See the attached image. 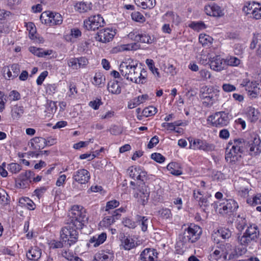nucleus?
Masks as SVG:
<instances>
[{"label":"nucleus","instance_id":"60","mask_svg":"<svg viewBox=\"0 0 261 261\" xmlns=\"http://www.w3.org/2000/svg\"><path fill=\"white\" fill-rule=\"evenodd\" d=\"M160 216L165 219H169L171 217V213L168 208H163L159 212Z\"/></svg>","mask_w":261,"mask_h":261},{"label":"nucleus","instance_id":"39","mask_svg":"<svg viewBox=\"0 0 261 261\" xmlns=\"http://www.w3.org/2000/svg\"><path fill=\"white\" fill-rule=\"evenodd\" d=\"M259 3L255 2H248L245 3L243 10L247 14H251V11L254 10Z\"/></svg>","mask_w":261,"mask_h":261},{"label":"nucleus","instance_id":"51","mask_svg":"<svg viewBox=\"0 0 261 261\" xmlns=\"http://www.w3.org/2000/svg\"><path fill=\"white\" fill-rule=\"evenodd\" d=\"M19 202L23 204H26L27 205L28 208L29 210H33L35 209L34 203L29 198H22L20 199Z\"/></svg>","mask_w":261,"mask_h":261},{"label":"nucleus","instance_id":"43","mask_svg":"<svg viewBox=\"0 0 261 261\" xmlns=\"http://www.w3.org/2000/svg\"><path fill=\"white\" fill-rule=\"evenodd\" d=\"M177 164L175 163H170L167 166V169L170 171V173L175 175H180L182 174L180 170L176 169Z\"/></svg>","mask_w":261,"mask_h":261},{"label":"nucleus","instance_id":"57","mask_svg":"<svg viewBox=\"0 0 261 261\" xmlns=\"http://www.w3.org/2000/svg\"><path fill=\"white\" fill-rule=\"evenodd\" d=\"M77 93V90L75 85L72 83L70 82L69 84V93L68 96L70 97L74 98L75 97V95Z\"/></svg>","mask_w":261,"mask_h":261},{"label":"nucleus","instance_id":"14","mask_svg":"<svg viewBox=\"0 0 261 261\" xmlns=\"http://www.w3.org/2000/svg\"><path fill=\"white\" fill-rule=\"evenodd\" d=\"M205 13L209 16L221 17L224 15L223 10L218 5L213 4L204 7Z\"/></svg>","mask_w":261,"mask_h":261},{"label":"nucleus","instance_id":"1","mask_svg":"<svg viewBox=\"0 0 261 261\" xmlns=\"http://www.w3.org/2000/svg\"><path fill=\"white\" fill-rule=\"evenodd\" d=\"M119 70L122 76L136 84L146 82L147 73L146 70L138 66V63L132 59H125L119 65Z\"/></svg>","mask_w":261,"mask_h":261},{"label":"nucleus","instance_id":"23","mask_svg":"<svg viewBox=\"0 0 261 261\" xmlns=\"http://www.w3.org/2000/svg\"><path fill=\"white\" fill-rule=\"evenodd\" d=\"M112 254L104 251H100L95 254L93 261H112Z\"/></svg>","mask_w":261,"mask_h":261},{"label":"nucleus","instance_id":"52","mask_svg":"<svg viewBox=\"0 0 261 261\" xmlns=\"http://www.w3.org/2000/svg\"><path fill=\"white\" fill-rule=\"evenodd\" d=\"M67 65L73 70H77L79 68L77 58H72L67 60Z\"/></svg>","mask_w":261,"mask_h":261},{"label":"nucleus","instance_id":"46","mask_svg":"<svg viewBox=\"0 0 261 261\" xmlns=\"http://www.w3.org/2000/svg\"><path fill=\"white\" fill-rule=\"evenodd\" d=\"M62 254L63 257L70 261H82L81 258L67 251H63Z\"/></svg>","mask_w":261,"mask_h":261},{"label":"nucleus","instance_id":"20","mask_svg":"<svg viewBox=\"0 0 261 261\" xmlns=\"http://www.w3.org/2000/svg\"><path fill=\"white\" fill-rule=\"evenodd\" d=\"M41 250L37 246L32 247L27 253V258L32 260L37 261L41 257Z\"/></svg>","mask_w":261,"mask_h":261},{"label":"nucleus","instance_id":"42","mask_svg":"<svg viewBox=\"0 0 261 261\" xmlns=\"http://www.w3.org/2000/svg\"><path fill=\"white\" fill-rule=\"evenodd\" d=\"M26 27L29 32L30 38L32 40L36 38V29L35 24L33 22H28L26 24Z\"/></svg>","mask_w":261,"mask_h":261},{"label":"nucleus","instance_id":"3","mask_svg":"<svg viewBox=\"0 0 261 261\" xmlns=\"http://www.w3.org/2000/svg\"><path fill=\"white\" fill-rule=\"evenodd\" d=\"M219 90L212 86H204L200 90V98L203 105L211 107L218 99Z\"/></svg>","mask_w":261,"mask_h":261},{"label":"nucleus","instance_id":"5","mask_svg":"<svg viewBox=\"0 0 261 261\" xmlns=\"http://www.w3.org/2000/svg\"><path fill=\"white\" fill-rule=\"evenodd\" d=\"M74 225L70 223L64 227L61 231V238L63 241L68 242L69 246L76 242L78 238V232Z\"/></svg>","mask_w":261,"mask_h":261},{"label":"nucleus","instance_id":"29","mask_svg":"<svg viewBox=\"0 0 261 261\" xmlns=\"http://www.w3.org/2000/svg\"><path fill=\"white\" fill-rule=\"evenodd\" d=\"M136 220L139 225H140L141 230L145 232L147 230L148 225L150 224L149 220L144 216L137 215L136 216Z\"/></svg>","mask_w":261,"mask_h":261},{"label":"nucleus","instance_id":"15","mask_svg":"<svg viewBox=\"0 0 261 261\" xmlns=\"http://www.w3.org/2000/svg\"><path fill=\"white\" fill-rule=\"evenodd\" d=\"M90 178L89 171L84 169H81L76 171L73 176V178L76 181L85 184L88 182Z\"/></svg>","mask_w":261,"mask_h":261},{"label":"nucleus","instance_id":"28","mask_svg":"<svg viewBox=\"0 0 261 261\" xmlns=\"http://www.w3.org/2000/svg\"><path fill=\"white\" fill-rule=\"evenodd\" d=\"M129 176L134 179L143 181V176H145V173L142 172L141 174L140 169L134 167H131L128 169Z\"/></svg>","mask_w":261,"mask_h":261},{"label":"nucleus","instance_id":"63","mask_svg":"<svg viewBox=\"0 0 261 261\" xmlns=\"http://www.w3.org/2000/svg\"><path fill=\"white\" fill-rule=\"evenodd\" d=\"M148 98V96L147 94H144L134 98L133 100L136 102V105L138 106L144 102Z\"/></svg>","mask_w":261,"mask_h":261},{"label":"nucleus","instance_id":"11","mask_svg":"<svg viewBox=\"0 0 261 261\" xmlns=\"http://www.w3.org/2000/svg\"><path fill=\"white\" fill-rule=\"evenodd\" d=\"M116 34L115 30L107 28L100 30L96 34L97 41L102 43H107L112 41Z\"/></svg>","mask_w":261,"mask_h":261},{"label":"nucleus","instance_id":"36","mask_svg":"<svg viewBox=\"0 0 261 261\" xmlns=\"http://www.w3.org/2000/svg\"><path fill=\"white\" fill-rule=\"evenodd\" d=\"M213 40L211 36L206 34H200L199 36V42L204 46H209Z\"/></svg>","mask_w":261,"mask_h":261},{"label":"nucleus","instance_id":"64","mask_svg":"<svg viewBox=\"0 0 261 261\" xmlns=\"http://www.w3.org/2000/svg\"><path fill=\"white\" fill-rule=\"evenodd\" d=\"M102 104L101 100L99 99H96L93 101H91L89 103V106L92 108L94 110H97L100 105Z\"/></svg>","mask_w":261,"mask_h":261},{"label":"nucleus","instance_id":"13","mask_svg":"<svg viewBox=\"0 0 261 261\" xmlns=\"http://www.w3.org/2000/svg\"><path fill=\"white\" fill-rule=\"evenodd\" d=\"M3 71L5 78L7 80H10L18 76L20 72V68L18 64H14L10 66H5Z\"/></svg>","mask_w":261,"mask_h":261},{"label":"nucleus","instance_id":"48","mask_svg":"<svg viewBox=\"0 0 261 261\" xmlns=\"http://www.w3.org/2000/svg\"><path fill=\"white\" fill-rule=\"evenodd\" d=\"M157 112V109L153 107L150 106L145 108L142 112L143 115L145 117L154 115Z\"/></svg>","mask_w":261,"mask_h":261},{"label":"nucleus","instance_id":"4","mask_svg":"<svg viewBox=\"0 0 261 261\" xmlns=\"http://www.w3.org/2000/svg\"><path fill=\"white\" fill-rule=\"evenodd\" d=\"M259 234L258 228L255 224H250L241 237H238V240L242 245L247 246L252 241H255Z\"/></svg>","mask_w":261,"mask_h":261},{"label":"nucleus","instance_id":"30","mask_svg":"<svg viewBox=\"0 0 261 261\" xmlns=\"http://www.w3.org/2000/svg\"><path fill=\"white\" fill-rule=\"evenodd\" d=\"M228 235V229H223L221 228L217 230L214 234L212 235V237L213 238L214 241L217 242V243L223 242L222 240H220L219 239L216 240V238H221L222 240H225L227 238Z\"/></svg>","mask_w":261,"mask_h":261},{"label":"nucleus","instance_id":"53","mask_svg":"<svg viewBox=\"0 0 261 261\" xmlns=\"http://www.w3.org/2000/svg\"><path fill=\"white\" fill-rule=\"evenodd\" d=\"M251 14L252 17L256 19H261V5L258 4L256 8H254V10L251 11Z\"/></svg>","mask_w":261,"mask_h":261},{"label":"nucleus","instance_id":"54","mask_svg":"<svg viewBox=\"0 0 261 261\" xmlns=\"http://www.w3.org/2000/svg\"><path fill=\"white\" fill-rule=\"evenodd\" d=\"M189 27L197 31L204 29L206 28L205 24L202 21L192 22Z\"/></svg>","mask_w":261,"mask_h":261},{"label":"nucleus","instance_id":"56","mask_svg":"<svg viewBox=\"0 0 261 261\" xmlns=\"http://www.w3.org/2000/svg\"><path fill=\"white\" fill-rule=\"evenodd\" d=\"M179 125H180V123H178L177 121H175L173 123L164 122L162 124V126L163 127L166 128L167 129L170 130H175V126Z\"/></svg>","mask_w":261,"mask_h":261},{"label":"nucleus","instance_id":"34","mask_svg":"<svg viewBox=\"0 0 261 261\" xmlns=\"http://www.w3.org/2000/svg\"><path fill=\"white\" fill-rule=\"evenodd\" d=\"M46 139L41 137H35L32 139V146H34L35 149H40L44 147Z\"/></svg>","mask_w":261,"mask_h":261},{"label":"nucleus","instance_id":"41","mask_svg":"<svg viewBox=\"0 0 261 261\" xmlns=\"http://www.w3.org/2000/svg\"><path fill=\"white\" fill-rule=\"evenodd\" d=\"M105 77L101 73H96L93 79V84L95 86L101 87L104 84Z\"/></svg>","mask_w":261,"mask_h":261},{"label":"nucleus","instance_id":"8","mask_svg":"<svg viewBox=\"0 0 261 261\" xmlns=\"http://www.w3.org/2000/svg\"><path fill=\"white\" fill-rule=\"evenodd\" d=\"M125 211L124 208L116 209L115 211L111 213L105 212L104 218L100 222L99 225L101 227L108 228L113 224L116 220L118 219L120 213Z\"/></svg>","mask_w":261,"mask_h":261},{"label":"nucleus","instance_id":"33","mask_svg":"<svg viewBox=\"0 0 261 261\" xmlns=\"http://www.w3.org/2000/svg\"><path fill=\"white\" fill-rule=\"evenodd\" d=\"M50 26L54 25L61 24L63 22V19L61 15L58 13H53L50 12Z\"/></svg>","mask_w":261,"mask_h":261},{"label":"nucleus","instance_id":"32","mask_svg":"<svg viewBox=\"0 0 261 261\" xmlns=\"http://www.w3.org/2000/svg\"><path fill=\"white\" fill-rule=\"evenodd\" d=\"M24 110L22 106L15 105L11 110V115L14 119H19L23 114Z\"/></svg>","mask_w":261,"mask_h":261},{"label":"nucleus","instance_id":"55","mask_svg":"<svg viewBox=\"0 0 261 261\" xmlns=\"http://www.w3.org/2000/svg\"><path fill=\"white\" fill-rule=\"evenodd\" d=\"M33 172L31 171H26L24 173H21L19 175V179L22 182L23 185H24V182L30 178Z\"/></svg>","mask_w":261,"mask_h":261},{"label":"nucleus","instance_id":"22","mask_svg":"<svg viewBox=\"0 0 261 261\" xmlns=\"http://www.w3.org/2000/svg\"><path fill=\"white\" fill-rule=\"evenodd\" d=\"M107 239L106 232H102L98 236H93L89 240V243L92 244L93 247H96L102 244Z\"/></svg>","mask_w":261,"mask_h":261},{"label":"nucleus","instance_id":"18","mask_svg":"<svg viewBox=\"0 0 261 261\" xmlns=\"http://www.w3.org/2000/svg\"><path fill=\"white\" fill-rule=\"evenodd\" d=\"M158 253L155 250L150 248L145 249L140 254L141 261H155L157 258Z\"/></svg>","mask_w":261,"mask_h":261},{"label":"nucleus","instance_id":"26","mask_svg":"<svg viewBox=\"0 0 261 261\" xmlns=\"http://www.w3.org/2000/svg\"><path fill=\"white\" fill-rule=\"evenodd\" d=\"M240 231L244 229L245 226L247 224V221L245 218L240 217L239 215L235 217L231 222Z\"/></svg>","mask_w":261,"mask_h":261},{"label":"nucleus","instance_id":"12","mask_svg":"<svg viewBox=\"0 0 261 261\" xmlns=\"http://www.w3.org/2000/svg\"><path fill=\"white\" fill-rule=\"evenodd\" d=\"M243 144L244 143L241 139L234 140V143L229 151V158H230L231 161L234 162L241 158L240 154L242 152Z\"/></svg>","mask_w":261,"mask_h":261},{"label":"nucleus","instance_id":"35","mask_svg":"<svg viewBox=\"0 0 261 261\" xmlns=\"http://www.w3.org/2000/svg\"><path fill=\"white\" fill-rule=\"evenodd\" d=\"M119 205V202L116 200H113L109 201L107 202L106 206L105 207V212L106 213H111L114 212L116 210L115 208L118 206Z\"/></svg>","mask_w":261,"mask_h":261},{"label":"nucleus","instance_id":"47","mask_svg":"<svg viewBox=\"0 0 261 261\" xmlns=\"http://www.w3.org/2000/svg\"><path fill=\"white\" fill-rule=\"evenodd\" d=\"M190 146L189 148L194 150H200V146L201 144V140L200 139H191L189 140Z\"/></svg>","mask_w":261,"mask_h":261},{"label":"nucleus","instance_id":"2","mask_svg":"<svg viewBox=\"0 0 261 261\" xmlns=\"http://www.w3.org/2000/svg\"><path fill=\"white\" fill-rule=\"evenodd\" d=\"M71 223L76 229H82L84 223L88 220L85 210L81 206L73 205L71 210Z\"/></svg>","mask_w":261,"mask_h":261},{"label":"nucleus","instance_id":"44","mask_svg":"<svg viewBox=\"0 0 261 261\" xmlns=\"http://www.w3.org/2000/svg\"><path fill=\"white\" fill-rule=\"evenodd\" d=\"M40 19L42 23L48 24L50 26V12L45 11L43 12L40 17Z\"/></svg>","mask_w":261,"mask_h":261},{"label":"nucleus","instance_id":"17","mask_svg":"<svg viewBox=\"0 0 261 261\" xmlns=\"http://www.w3.org/2000/svg\"><path fill=\"white\" fill-rule=\"evenodd\" d=\"M149 196V189L144 185L142 186L138 190V192L134 194V196L138 198V200L143 205L147 202Z\"/></svg>","mask_w":261,"mask_h":261},{"label":"nucleus","instance_id":"40","mask_svg":"<svg viewBox=\"0 0 261 261\" xmlns=\"http://www.w3.org/2000/svg\"><path fill=\"white\" fill-rule=\"evenodd\" d=\"M258 112L254 108L249 107L247 110V116L252 122L255 121L258 119Z\"/></svg>","mask_w":261,"mask_h":261},{"label":"nucleus","instance_id":"19","mask_svg":"<svg viewBox=\"0 0 261 261\" xmlns=\"http://www.w3.org/2000/svg\"><path fill=\"white\" fill-rule=\"evenodd\" d=\"M225 64V61L223 59L219 56H216L211 58L210 66L211 69L216 71H220L224 68Z\"/></svg>","mask_w":261,"mask_h":261},{"label":"nucleus","instance_id":"16","mask_svg":"<svg viewBox=\"0 0 261 261\" xmlns=\"http://www.w3.org/2000/svg\"><path fill=\"white\" fill-rule=\"evenodd\" d=\"M260 140L258 137H255L253 140L248 142V148L251 155H256L261 152Z\"/></svg>","mask_w":261,"mask_h":261},{"label":"nucleus","instance_id":"27","mask_svg":"<svg viewBox=\"0 0 261 261\" xmlns=\"http://www.w3.org/2000/svg\"><path fill=\"white\" fill-rule=\"evenodd\" d=\"M108 90L113 94H119L121 93V89L117 81H110L108 84Z\"/></svg>","mask_w":261,"mask_h":261},{"label":"nucleus","instance_id":"7","mask_svg":"<svg viewBox=\"0 0 261 261\" xmlns=\"http://www.w3.org/2000/svg\"><path fill=\"white\" fill-rule=\"evenodd\" d=\"M207 122L214 126L223 127L228 123V115L225 112L221 111L210 116Z\"/></svg>","mask_w":261,"mask_h":261},{"label":"nucleus","instance_id":"62","mask_svg":"<svg viewBox=\"0 0 261 261\" xmlns=\"http://www.w3.org/2000/svg\"><path fill=\"white\" fill-rule=\"evenodd\" d=\"M228 248L227 244H220V246L219 247V250L221 251V255H222V257L224 258V259L226 260L227 259V256L228 253Z\"/></svg>","mask_w":261,"mask_h":261},{"label":"nucleus","instance_id":"9","mask_svg":"<svg viewBox=\"0 0 261 261\" xmlns=\"http://www.w3.org/2000/svg\"><path fill=\"white\" fill-rule=\"evenodd\" d=\"M85 28L87 30H93L98 29L99 27H103L105 24L103 18L99 14L91 16L84 22Z\"/></svg>","mask_w":261,"mask_h":261},{"label":"nucleus","instance_id":"38","mask_svg":"<svg viewBox=\"0 0 261 261\" xmlns=\"http://www.w3.org/2000/svg\"><path fill=\"white\" fill-rule=\"evenodd\" d=\"M146 64L148 67L149 70L157 78H160L161 77L158 69L155 67L154 63L152 60L149 59H147L146 60Z\"/></svg>","mask_w":261,"mask_h":261},{"label":"nucleus","instance_id":"61","mask_svg":"<svg viewBox=\"0 0 261 261\" xmlns=\"http://www.w3.org/2000/svg\"><path fill=\"white\" fill-rule=\"evenodd\" d=\"M46 110L49 113H54L56 111V102L53 101H49L46 105Z\"/></svg>","mask_w":261,"mask_h":261},{"label":"nucleus","instance_id":"58","mask_svg":"<svg viewBox=\"0 0 261 261\" xmlns=\"http://www.w3.org/2000/svg\"><path fill=\"white\" fill-rule=\"evenodd\" d=\"M122 49L123 50H137L140 47V45L137 43L127 44L122 46Z\"/></svg>","mask_w":261,"mask_h":261},{"label":"nucleus","instance_id":"25","mask_svg":"<svg viewBox=\"0 0 261 261\" xmlns=\"http://www.w3.org/2000/svg\"><path fill=\"white\" fill-rule=\"evenodd\" d=\"M164 19L167 21L178 25L181 21V19L176 14L172 11L167 12L164 15Z\"/></svg>","mask_w":261,"mask_h":261},{"label":"nucleus","instance_id":"59","mask_svg":"<svg viewBox=\"0 0 261 261\" xmlns=\"http://www.w3.org/2000/svg\"><path fill=\"white\" fill-rule=\"evenodd\" d=\"M132 19L138 22H143L145 21V18L143 15L139 12H134L132 14Z\"/></svg>","mask_w":261,"mask_h":261},{"label":"nucleus","instance_id":"31","mask_svg":"<svg viewBox=\"0 0 261 261\" xmlns=\"http://www.w3.org/2000/svg\"><path fill=\"white\" fill-rule=\"evenodd\" d=\"M135 41H139L142 43H145L150 44L153 41V38H151V37L146 34H137L135 36Z\"/></svg>","mask_w":261,"mask_h":261},{"label":"nucleus","instance_id":"10","mask_svg":"<svg viewBox=\"0 0 261 261\" xmlns=\"http://www.w3.org/2000/svg\"><path fill=\"white\" fill-rule=\"evenodd\" d=\"M245 87L250 97L255 98L261 93V85L256 82L244 80L241 84Z\"/></svg>","mask_w":261,"mask_h":261},{"label":"nucleus","instance_id":"21","mask_svg":"<svg viewBox=\"0 0 261 261\" xmlns=\"http://www.w3.org/2000/svg\"><path fill=\"white\" fill-rule=\"evenodd\" d=\"M121 246L125 250H130L137 245L135 241L130 237L124 236L121 240Z\"/></svg>","mask_w":261,"mask_h":261},{"label":"nucleus","instance_id":"50","mask_svg":"<svg viewBox=\"0 0 261 261\" xmlns=\"http://www.w3.org/2000/svg\"><path fill=\"white\" fill-rule=\"evenodd\" d=\"M8 170L13 173H17L21 170V166L17 163H12L8 165Z\"/></svg>","mask_w":261,"mask_h":261},{"label":"nucleus","instance_id":"37","mask_svg":"<svg viewBox=\"0 0 261 261\" xmlns=\"http://www.w3.org/2000/svg\"><path fill=\"white\" fill-rule=\"evenodd\" d=\"M75 8L80 13H84L91 9V4H86L85 2H80L75 5Z\"/></svg>","mask_w":261,"mask_h":261},{"label":"nucleus","instance_id":"49","mask_svg":"<svg viewBox=\"0 0 261 261\" xmlns=\"http://www.w3.org/2000/svg\"><path fill=\"white\" fill-rule=\"evenodd\" d=\"M247 202L251 205L255 206L258 204H261V194H257L252 199H248Z\"/></svg>","mask_w":261,"mask_h":261},{"label":"nucleus","instance_id":"45","mask_svg":"<svg viewBox=\"0 0 261 261\" xmlns=\"http://www.w3.org/2000/svg\"><path fill=\"white\" fill-rule=\"evenodd\" d=\"M215 149V146L212 143H208L205 141L201 140V144L200 150L205 151H212Z\"/></svg>","mask_w":261,"mask_h":261},{"label":"nucleus","instance_id":"24","mask_svg":"<svg viewBox=\"0 0 261 261\" xmlns=\"http://www.w3.org/2000/svg\"><path fill=\"white\" fill-rule=\"evenodd\" d=\"M136 5L142 9H152L156 4L155 0H134Z\"/></svg>","mask_w":261,"mask_h":261},{"label":"nucleus","instance_id":"6","mask_svg":"<svg viewBox=\"0 0 261 261\" xmlns=\"http://www.w3.org/2000/svg\"><path fill=\"white\" fill-rule=\"evenodd\" d=\"M201 233L202 230L199 226L191 224L184 232L182 242L184 243H194L199 238Z\"/></svg>","mask_w":261,"mask_h":261}]
</instances>
